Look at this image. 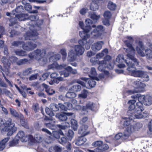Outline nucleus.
Returning a JSON list of instances; mask_svg holds the SVG:
<instances>
[{
    "instance_id": "4",
    "label": "nucleus",
    "mask_w": 152,
    "mask_h": 152,
    "mask_svg": "<svg viewBox=\"0 0 152 152\" xmlns=\"http://www.w3.org/2000/svg\"><path fill=\"white\" fill-rule=\"evenodd\" d=\"M111 58L109 55L106 56L104 58V60L99 61V66L98 69L101 71H104L106 68L109 69H112L114 66L113 64H110V61Z\"/></svg>"
},
{
    "instance_id": "27",
    "label": "nucleus",
    "mask_w": 152,
    "mask_h": 152,
    "mask_svg": "<svg viewBox=\"0 0 152 152\" xmlns=\"http://www.w3.org/2000/svg\"><path fill=\"white\" fill-rule=\"evenodd\" d=\"M42 86L45 88V91L49 95H52L55 93V91L52 88H48V86L45 83L42 84Z\"/></svg>"
},
{
    "instance_id": "41",
    "label": "nucleus",
    "mask_w": 152,
    "mask_h": 152,
    "mask_svg": "<svg viewBox=\"0 0 152 152\" xmlns=\"http://www.w3.org/2000/svg\"><path fill=\"white\" fill-rule=\"evenodd\" d=\"M91 18L93 20H98L100 18L99 15H97L95 12H93L90 14Z\"/></svg>"
},
{
    "instance_id": "9",
    "label": "nucleus",
    "mask_w": 152,
    "mask_h": 152,
    "mask_svg": "<svg viewBox=\"0 0 152 152\" xmlns=\"http://www.w3.org/2000/svg\"><path fill=\"white\" fill-rule=\"evenodd\" d=\"M12 120L10 118H8L6 121L5 126L3 128V130L8 132L7 134L8 136H11L13 133L17 130V128L15 127V124L12 123Z\"/></svg>"
},
{
    "instance_id": "56",
    "label": "nucleus",
    "mask_w": 152,
    "mask_h": 152,
    "mask_svg": "<svg viewBox=\"0 0 152 152\" xmlns=\"http://www.w3.org/2000/svg\"><path fill=\"white\" fill-rule=\"evenodd\" d=\"M103 144L102 142L101 141H98L94 142L92 145L95 147H97L99 148H100L101 145Z\"/></svg>"
},
{
    "instance_id": "20",
    "label": "nucleus",
    "mask_w": 152,
    "mask_h": 152,
    "mask_svg": "<svg viewBox=\"0 0 152 152\" xmlns=\"http://www.w3.org/2000/svg\"><path fill=\"white\" fill-rule=\"evenodd\" d=\"M73 114V113H58L56 114V117L61 121H65L67 119L66 115L71 116Z\"/></svg>"
},
{
    "instance_id": "50",
    "label": "nucleus",
    "mask_w": 152,
    "mask_h": 152,
    "mask_svg": "<svg viewBox=\"0 0 152 152\" xmlns=\"http://www.w3.org/2000/svg\"><path fill=\"white\" fill-rule=\"evenodd\" d=\"M76 94L73 92H68L66 94L67 97L69 98H72L75 97Z\"/></svg>"
},
{
    "instance_id": "6",
    "label": "nucleus",
    "mask_w": 152,
    "mask_h": 152,
    "mask_svg": "<svg viewBox=\"0 0 152 152\" xmlns=\"http://www.w3.org/2000/svg\"><path fill=\"white\" fill-rule=\"evenodd\" d=\"M86 26L83 31L79 32V35L81 38H89L90 35L89 33L91 29V25L93 23L92 20L89 19H87L85 20Z\"/></svg>"
},
{
    "instance_id": "24",
    "label": "nucleus",
    "mask_w": 152,
    "mask_h": 152,
    "mask_svg": "<svg viewBox=\"0 0 152 152\" xmlns=\"http://www.w3.org/2000/svg\"><path fill=\"white\" fill-rule=\"evenodd\" d=\"M77 56L73 50H70L68 53V59L70 61H74L76 59Z\"/></svg>"
},
{
    "instance_id": "26",
    "label": "nucleus",
    "mask_w": 152,
    "mask_h": 152,
    "mask_svg": "<svg viewBox=\"0 0 152 152\" xmlns=\"http://www.w3.org/2000/svg\"><path fill=\"white\" fill-rule=\"evenodd\" d=\"M86 140V139L82 136L78 138L75 141V144L77 145H81L84 143Z\"/></svg>"
},
{
    "instance_id": "15",
    "label": "nucleus",
    "mask_w": 152,
    "mask_h": 152,
    "mask_svg": "<svg viewBox=\"0 0 152 152\" xmlns=\"http://www.w3.org/2000/svg\"><path fill=\"white\" fill-rule=\"evenodd\" d=\"M93 41L91 39H82L79 41L80 45H85V48L88 50L90 48L91 45L93 43Z\"/></svg>"
},
{
    "instance_id": "45",
    "label": "nucleus",
    "mask_w": 152,
    "mask_h": 152,
    "mask_svg": "<svg viewBox=\"0 0 152 152\" xmlns=\"http://www.w3.org/2000/svg\"><path fill=\"white\" fill-rule=\"evenodd\" d=\"M60 53L62 55V59L64 61L66 59L67 56V54L66 50L63 48L61 49L60 51Z\"/></svg>"
},
{
    "instance_id": "2",
    "label": "nucleus",
    "mask_w": 152,
    "mask_h": 152,
    "mask_svg": "<svg viewBox=\"0 0 152 152\" xmlns=\"http://www.w3.org/2000/svg\"><path fill=\"white\" fill-rule=\"evenodd\" d=\"M129 110L127 113V115L129 116V119L132 121L135 118H140L142 115H139L141 110L143 109V104L142 102H137L136 105H129Z\"/></svg>"
},
{
    "instance_id": "59",
    "label": "nucleus",
    "mask_w": 152,
    "mask_h": 152,
    "mask_svg": "<svg viewBox=\"0 0 152 152\" xmlns=\"http://www.w3.org/2000/svg\"><path fill=\"white\" fill-rule=\"evenodd\" d=\"M61 132L62 131L61 130H59V132H58L56 131L53 132V137L56 138H59L61 136V135H59V134H60V132Z\"/></svg>"
},
{
    "instance_id": "37",
    "label": "nucleus",
    "mask_w": 152,
    "mask_h": 152,
    "mask_svg": "<svg viewBox=\"0 0 152 152\" xmlns=\"http://www.w3.org/2000/svg\"><path fill=\"white\" fill-rule=\"evenodd\" d=\"M74 136V133L72 130H69L67 133H66L64 136L67 137L69 140H71Z\"/></svg>"
},
{
    "instance_id": "31",
    "label": "nucleus",
    "mask_w": 152,
    "mask_h": 152,
    "mask_svg": "<svg viewBox=\"0 0 152 152\" xmlns=\"http://www.w3.org/2000/svg\"><path fill=\"white\" fill-rule=\"evenodd\" d=\"M62 150L61 147L57 146L51 147L49 149V152H61Z\"/></svg>"
},
{
    "instance_id": "44",
    "label": "nucleus",
    "mask_w": 152,
    "mask_h": 152,
    "mask_svg": "<svg viewBox=\"0 0 152 152\" xmlns=\"http://www.w3.org/2000/svg\"><path fill=\"white\" fill-rule=\"evenodd\" d=\"M10 110L11 114L13 116L16 117H19V114L15 110L10 108Z\"/></svg>"
},
{
    "instance_id": "54",
    "label": "nucleus",
    "mask_w": 152,
    "mask_h": 152,
    "mask_svg": "<svg viewBox=\"0 0 152 152\" xmlns=\"http://www.w3.org/2000/svg\"><path fill=\"white\" fill-rule=\"evenodd\" d=\"M144 110V106L143 105V109L142 110H141L140 114H139V115H142L141 117H140V118H135L137 119H140L141 118L143 117H146L147 116H148V113H147L146 112H144L142 113V112L143 110Z\"/></svg>"
},
{
    "instance_id": "36",
    "label": "nucleus",
    "mask_w": 152,
    "mask_h": 152,
    "mask_svg": "<svg viewBox=\"0 0 152 152\" xmlns=\"http://www.w3.org/2000/svg\"><path fill=\"white\" fill-rule=\"evenodd\" d=\"M71 123L72 125V127L73 129L76 131L78 127V124L77 121L73 119H72L70 120Z\"/></svg>"
},
{
    "instance_id": "13",
    "label": "nucleus",
    "mask_w": 152,
    "mask_h": 152,
    "mask_svg": "<svg viewBox=\"0 0 152 152\" xmlns=\"http://www.w3.org/2000/svg\"><path fill=\"white\" fill-rule=\"evenodd\" d=\"M46 53V51L45 49H37L33 52L30 53L29 54V57L31 58H35L39 60L41 57L45 56Z\"/></svg>"
},
{
    "instance_id": "10",
    "label": "nucleus",
    "mask_w": 152,
    "mask_h": 152,
    "mask_svg": "<svg viewBox=\"0 0 152 152\" xmlns=\"http://www.w3.org/2000/svg\"><path fill=\"white\" fill-rule=\"evenodd\" d=\"M142 126V125L139 123H137L134 125H131L129 126L126 128V130L125 131L124 135L127 137L131 133L138 130Z\"/></svg>"
},
{
    "instance_id": "3",
    "label": "nucleus",
    "mask_w": 152,
    "mask_h": 152,
    "mask_svg": "<svg viewBox=\"0 0 152 152\" xmlns=\"http://www.w3.org/2000/svg\"><path fill=\"white\" fill-rule=\"evenodd\" d=\"M139 46L136 48V50L138 54L142 57L145 56L148 59H152V44L148 43L147 44L149 48H148L143 45L141 42H139L138 43Z\"/></svg>"
},
{
    "instance_id": "23",
    "label": "nucleus",
    "mask_w": 152,
    "mask_h": 152,
    "mask_svg": "<svg viewBox=\"0 0 152 152\" xmlns=\"http://www.w3.org/2000/svg\"><path fill=\"white\" fill-rule=\"evenodd\" d=\"M75 49L77 55L78 56L82 55L85 51L84 48L81 45H75Z\"/></svg>"
},
{
    "instance_id": "19",
    "label": "nucleus",
    "mask_w": 152,
    "mask_h": 152,
    "mask_svg": "<svg viewBox=\"0 0 152 152\" xmlns=\"http://www.w3.org/2000/svg\"><path fill=\"white\" fill-rule=\"evenodd\" d=\"M89 133V131L88 130V126L86 125H82L78 131L79 134L83 136L87 135Z\"/></svg>"
},
{
    "instance_id": "33",
    "label": "nucleus",
    "mask_w": 152,
    "mask_h": 152,
    "mask_svg": "<svg viewBox=\"0 0 152 152\" xmlns=\"http://www.w3.org/2000/svg\"><path fill=\"white\" fill-rule=\"evenodd\" d=\"M81 88L80 85H75L69 88L71 91L74 92H79L81 91Z\"/></svg>"
},
{
    "instance_id": "7",
    "label": "nucleus",
    "mask_w": 152,
    "mask_h": 152,
    "mask_svg": "<svg viewBox=\"0 0 152 152\" xmlns=\"http://www.w3.org/2000/svg\"><path fill=\"white\" fill-rule=\"evenodd\" d=\"M95 28L91 33L90 37L91 38H98L104 32L105 29L102 25H98L96 26V25H91V27Z\"/></svg>"
},
{
    "instance_id": "11",
    "label": "nucleus",
    "mask_w": 152,
    "mask_h": 152,
    "mask_svg": "<svg viewBox=\"0 0 152 152\" xmlns=\"http://www.w3.org/2000/svg\"><path fill=\"white\" fill-rule=\"evenodd\" d=\"M94 107V104L91 102H88L86 104V106H83L81 107L79 105H77L76 108L77 109H81L82 110V114L86 115L88 113V109L93 110Z\"/></svg>"
},
{
    "instance_id": "58",
    "label": "nucleus",
    "mask_w": 152,
    "mask_h": 152,
    "mask_svg": "<svg viewBox=\"0 0 152 152\" xmlns=\"http://www.w3.org/2000/svg\"><path fill=\"white\" fill-rule=\"evenodd\" d=\"M25 35L26 37H31L35 35V34H34V31H31L26 32Z\"/></svg>"
},
{
    "instance_id": "57",
    "label": "nucleus",
    "mask_w": 152,
    "mask_h": 152,
    "mask_svg": "<svg viewBox=\"0 0 152 152\" xmlns=\"http://www.w3.org/2000/svg\"><path fill=\"white\" fill-rule=\"evenodd\" d=\"M141 78H143V80L146 82H147L149 80V77L148 75L144 71Z\"/></svg>"
},
{
    "instance_id": "34",
    "label": "nucleus",
    "mask_w": 152,
    "mask_h": 152,
    "mask_svg": "<svg viewBox=\"0 0 152 152\" xmlns=\"http://www.w3.org/2000/svg\"><path fill=\"white\" fill-rule=\"evenodd\" d=\"M18 137L21 140L22 142H26V137L25 136L24 133L23 131H20L18 134Z\"/></svg>"
},
{
    "instance_id": "17",
    "label": "nucleus",
    "mask_w": 152,
    "mask_h": 152,
    "mask_svg": "<svg viewBox=\"0 0 152 152\" xmlns=\"http://www.w3.org/2000/svg\"><path fill=\"white\" fill-rule=\"evenodd\" d=\"M103 15L104 19L103 20V23L104 25L109 26L110 24V19L112 16L111 13L109 11H105Z\"/></svg>"
},
{
    "instance_id": "8",
    "label": "nucleus",
    "mask_w": 152,
    "mask_h": 152,
    "mask_svg": "<svg viewBox=\"0 0 152 152\" xmlns=\"http://www.w3.org/2000/svg\"><path fill=\"white\" fill-rule=\"evenodd\" d=\"M131 97L134 99L138 98V101L142 102L146 105L149 106L152 104V97L149 95H140L139 94H137L132 96Z\"/></svg>"
},
{
    "instance_id": "43",
    "label": "nucleus",
    "mask_w": 152,
    "mask_h": 152,
    "mask_svg": "<svg viewBox=\"0 0 152 152\" xmlns=\"http://www.w3.org/2000/svg\"><path fill=\"white\" fill-rule=\"evenodd\" d=\"M50 107L51 110L53 111H57L59 110L58 106L55 104H51L50 105Z\"/></svg>"
},
{
    "instance_id": "16",
    "label": "nucleus",
    "mask_w": 152,
    "mask_h": 152,
    "mask_svg": "<svg viewBox=\"0 0 152 152\" xmlns=\"http://www.w3.org/2000/svg\"><path fill=\"white\" fill-rule=\"evenodd\" d=\"M27 1H30V0H22V3L25 4L24 8L25 10L30 13H37L38 11L37 10H32V6L29 3H27Z\"/></svg>"
},
{
    "instance_id": "53",
    "label": "nucleus",
    "mask_w": 152,
    "mask_h": 152,
    "mask_svg": "<svg viewBox=\"0 0 152 152\" xmlns=\"http://www.w3.org/2000/svg\"><path fill=\"white\" fill-rule=\"evenodd\" d=\"M15 52L17 55L23 56L26 54V53L25 51L22 50H16L15 51Z\"/></svg>"
},
{
    "instance_id": "38",
    "label": "nucleus",
    "mask_w": 152,
    "mask_h": 152,
    "mask_svg": "<svg viewBox=\"0 0 152 152\" xmlns=\"http://www.w3.org/2000/svg\"><path fill=\"white\" fill-rule=\"evenodd\" d=\"M88 92L85 90H83L80 94L78 95V97L80 98L85 99L86 98L87 96Z\"/></svg>"
},
{
    "instance_id": "64",
    "label": "nucleus",
    "mask_w": 152,
    "mask_h": 152,
    "mask_svg": "<svg viewBox=\"0 0 152 152\" xmlns=\"http://www.w3.org/2000/svg\"><path fill=\"white\" fill-rule=\"evenodd\" d=\"M1 61L5 64H7V66L9 67L10 66V64L9 63H7V60L4 57H3L1 59Z\"/></svg>"
},
{
    "instance_id": "62",
    "label": "nucleus",
    "mask_w": 152,
    "mask_h": 152,
    "mask_svg": "<svg viewBox=\"0 0 152 152\" xmlns=\"http://www.w3.org/2000/svg\"><path fill=\"white\" fill-rule=\"evenodd\" d=\"M49 75V74L48 73H45L42 75V77L39 79V80L42 81H44L48 77Z\"/></svg>"
},
{
    "instance_id": "63",
    "label": "nucleus",
    "mask_w": 152,
    "mask_h": 152,
    "mask_svg": "<svg viewBox=\"0 0 152 152\" xmlns=\"http://www.w3.org/2000/svg\"><path fill=\"white\" fill-rule=\"evenodd\" d=\"M65 123L66 124V126L58 125V126L60 129H66V128L69 126V123L67 122H66Z\"/></svg>"
},
{
    "instance_id": "46",
    "label": "nucleus",
    "mask_w": 152,
    "mask_h": 152,
    "mask_svg": "<svg viewBox=\"0 0 152 152\" xmlns=\"http://www.w3.org/2000/svg\"><path fill=\"white\" fill-rule=\"evenodd\" d=\"M28 60L27 59L24 58L20 59L17 61L16 64L18 65L24 64L27 62Z\"/></svg>"
},
{
    "instance_id": "21",
    "label": "nucleus",
    "mask_w": 152,
    "mask_h": 152,
    "mask_svg": "<svg viewBox=\"0 0 152 152\" xmlns=\"http://www.w3.org/2000/svg\"><path fill=\"white\" fill-rule=\"evenodd\" d=\"M104 43L103 41H101L94 44L92 46V49L94 51L100 50L102 47Z\"/></svg>"
},
{
    "instance_id": "25",
    "label": "nucleus",
    "mask_w": 152,
    "mask_h": 152,
    "mask_svg": "<svg viewBox=\"0 0 152 152\" xmlns=\"http://www.w3.org/2000/svg\"><path fill=\"white\" fill-rule=\"evenodd\" d=\"M15 16L19 21H25L28 20V14L20 13L15 15Z\"/></svg>"
},
{
    "instance_id": "35",
    "label": "nucleus",
    "mask_w": 152,
    "mask_h": 152,
    "mask_svg": "<svg viewBox=\"0 0 152 152\" xmlns=\"http://www.w3.org/2000/svg\"><path fill=\"white\" fill-rule=\"evenodd\" d=\"M96 75L97 73L95 68L94 67L91 68L90 71V73L88 75L89 77L91 78H95Z\"/></svg>"
},
{
    "instance_id": "55",
    "label": "nucleus",
    "mask_w": 152,
    "mask_h": 152,
    "mask_svg": "<svg viewBox=\"0 0 152 152\" xmlns=\"http://www.w3.org/2000/svg\"><path fill=\"white\" fill-rule=\"evenodd\" d=\"M34 85L37 90L40 91H42L43 90V88L44 87L42 86V85H40L38 83H36L35 84H34Z\"/></svg>"
},
{
    "instance_id": "32",
    "label": "nucleus",
    "mask_w": 152,
    "mask_h": 152,
    "mask_svg": "<svg viewBox=\"0 0 152 152\" xmlns=\"http://www.w3.org/2000/svg\"><path fill=\"white\" fill-rule=\"evenodd\" d=\"M24 9L23 7L21 5L19 6L16 7L15 10H13L12 14L15 15V13H21L24 11Z\"/></svg>"
},
{
    "instance_id": "52",
    "label": "nucleus",
    "mask_w": 152,
    "mask_h": 152,
    "mask_svg": "<svg viewBox=\"0 0 152 152\" xmlns=\"http://www.w3.org/2000/svg\"><path fill=\"white\" fill-rule=\"evenodd\" d=\"M31 68H28L25 69L23 71V74L24 76H26L30 74L31 71Z\"/></svg>"
},
{
    "instance_id": "12",
    "label": "nucleus",
    "mask_w": 152,
    "mask_h": 152,
    "mask_svg": "<svg viewBox=\"0 0 152 152\" xmlns=\"http://www.w3.org/2000/svg\"><path fill=\"white\" fill-rule=\"evenodd\" d=\"M63 69H64V71H59L61 75H63L65 77H68L70 73H71L73 74H75L77 73V72L76 69H73L71 67L68 66L66 67V65L65 64H63Z\"/></svg>"
},
{
    "instance_id": "18",
    "label": "nucleus",
    "mask_w": 152,
    "mask_h": 152,
    "mask_svg": "<svg viewBox=\"0 0 152 152\" xmlns=\"http://www.w3.org/2000/svg\"><path fill=\"white\" fill-rule=\"evenodd\" d=\"M37 45L31 42H29L25 44H22V47L25 50L30 51L33 50L36 48Z\"/></svg>"
},
{
    "instance_id": "42",
    "label": "nucleus",
    "mask_w": 152,
    "mask_h": 152,
    "mask_svg": "<svg viewBox=\"0 0 152 152\" xmlns=\"http://www.w3.org/2000/svg\"><path fill=\"white\" fill-rule=\"evenodd\" d=\"M34 138L35 140L37 142H40L42 140V135L40 134H37L34 135Z\"/></svg>"
},
{
    "instance_id": "5",
    "label": "nucleus",
    "mask_w": 152,
    "mask_h": 152,
    "mask_svg": "<svg viewBox=\"0 0 152 152\" xmlns=\"http://www.w3.org/2000/svg\"><path fill=\"white\" fill-rule=\"evenodd\" d=\"M133 86L134 89L133 90H129L127 91V93L129 94H132L138 92H142L145 91L144 88L145 86V84L138 81L134 82Z\"/></svg>"
},
{
    "instance_id": "49",
    "label": "nucleus",
    "mask_w": 152,
    "mask_h": 152,
    "mask_svg": "<svg viewBox=\"0 0 152 152\" xmlns=\"http://www.w3.org/2000/svg\"><path fill=\"white\" fill-rule=\"evenodd\" d=\"M116 5L115 4H114L111 1L109 2L108 4V7L110 10H114L116 8Z\"/></svg>"
},
{
    "instance_id": "47",
    "label": "nucleus",
    "mask_w": 152,
    "mask_h": 152,
    "mask_svg": "<svg viewBox=\"0 0 152 152\" xmlns=\"http://www.w3.org/2000/svg\"><path fill=\"white\" fill-rule=\"evenodd\" d=\"M61 56L59 54H57L54 56L51 57L50 58V61H54L58 60L60 59Z\"/></svg>"
},
{
    "instance_id": "30",
    "label": "nucleus",
    "mask_w": 152,
    "mask_h": 152,
    "mask_svg": "<svg viewBox=\"0 0 152 152\" xmlns=\"http://www.w3.org/2000/svg\"><path fill=\"white\" fill-rule=\"evenodd\" d=\"M9 140V137L4 138L0 142V151H2L6 146V143Z\"/></svg>"
},
{
    "instance_id": "29",
    "label": "nucleus",
    "mask_w": 152,
    "mask_h": 152,
    "mask_svg": "<svg viewBox=\"0 0 152 152\" xmlns=\"http://www.w3.org/2000/svg\"><path fill=\"white\" fill-rule=\"evenodd\" d=\"M57 64L56 63H54L48 65V69H53L56 68L58 70H61L63 69V64L60 65H57Z\"/></svg>"
},
{
    "instance_id": "51",
    "label": "nucleus",
    "mask_w": 152,
    "mask_h": 152,
    "mask_svg": "<svg viewBox=\"0 0 152 152\" xmlns=\"http://www.w3.org/2000/svg\"><path fill=\"white\" fill-rule=\"evenodd\" d=\"M2 91L3 93L6 95L9 96L10 98H12V94L10 91L6 89H3Z\"/></svg>"
},
{
    "instance_id": "1",
    "label": "nucleus",
    "mask_w": 152,
    "mask_h": 152,
    "mask_svg": "<svg viewBox=\"0 0 152 152\" xmlns=\"http://www.w3.org/2000/svg\"><path fill=\"white\" fill-rule=\"evenodd\" d=\"M130 42V39L124 41L125 44L128 47L126 49L128 53V54L126 55L128 57L127 60H124L128 66L127 70L129 71V74L131 75L136 77H141L144 71L140 70H137L136 68L134 66H138L139 62L134 57L135 50L132 46Z\"/></svg>"
},
{
    "instance_id": "39",
    "label": "nucleus",
    "mask_w": 152,
    "mask_h": 152,
    "mask_svg": "<svg viewBox=\"0 0 152 152\" xmlns=\"http://www.w3.org/2000/svg\"><path fill=\"white\" fill-rule=\"evenodd\" d=\"M39 62L40 64L41 65H44L46 64L47 62V58L45 57L42 56L40 58H39Z\"/></svg>"
},
{
    "instance_id": "60",
    "label": "nucleus",
    "mask_w": 152,
    "mask_h": 152,
    "mask_svg": "<svg viewBox=\"0 0 152 152\" xmlns=\"http://www.w3.org/2000/svg\"><path fill=\"white\" fill-rule=\"evenodd\" d=\"M10 37H14L16 35H18V32L14 30H12L10 32Z\"/></svg>"
},
{
    "instance_id": "40",
    "label": "nucleus",
    "mask_w": 152,
    "mask_h": 152,
    "mask_svg": "<svg viewBox=\"0 0 152 152\" xmlns=\"http://www.w3.org/2000/svg\"><path fill=\"white\" fill-rule=\"evenodd\" d=\"M17 18L15 16L14 18H11L9 21L10 23L9 25L10 26H12L17 23Z\"/></svg>"
},
{
    "instance_id": "22",
    "label": "nucleus",
    "mask_w": 152,
    "mask_h": 152,
    "mask_svg": "<svg viewBox=\"0 0 152 152\" xmlns=\"http://www.w3.org/2000/svg\"><path fill=\"white\" fill-rule=\"evenodd\" d=\"M58 75V73L56 72L52 73L50 75L51 78L54 79L53 81L54 83H58L63 80V78L59 76Z\"/></svg>"
},
{
    "instance_id": "28",
    "label": "nucleus",
    "mask_w": 152,
    "mask_h": 152,
    "mask_svg": "<svg viewBox=\"0 0 152 152\" xmlns=\"http://www.w3.org/2000/svg\"><path fill=\"white\" fill-rule=\"evenodd\" d=\"M60 134L61 135L59 138L58 141L62 145H64L66 143L68 139L67 138H66L64 136L63 132H60Z\"/></svg>"
},
{
    "instance_id": "61",
    "label": "nucleus",
    "mask_w": 152,
    "mask_h": 152,
    "mask_svg": "<svg viewBox=\"0 0 152 152\" xmlns=\"http://www.w3.org/2000/svg\"><path fill=\"white\" fill-rule=\"evenodd\" d=\"M5 34L4 28L2 26H0V38L2 37V36Z\"/></svg>"
},
{
    "instance_id": "14",
    "label": "nucleus",
    "mask_w": 152,
    "mask_h": 152,
    "mask_svg": "<svg viewBox=\"0 0 152 152\" xmlns=\"http://www.w3.org/2000/svg\"><path fill=\"white\" fill-rule=\"evenodd\" d=\"M93 79H88L86 77H83L81 78V79L85 81V82H86L87 80H88V83L89 86L91 88L94 87L96 85V82L94 81V79L95 78ZM77 82L81 85L83 87L86 86V83L79 80H77Z\"/></svg>"
},
{
    "instance_id": "48",
    "label": "nucleus",
    "mask_w": 152,
    "mask_h": 152,
    "mask_svg": "<svg viewBox=\"0 0 152 152\" xmlns=\"http://www.w3.org/2000/svg\"><path fill=\"white\" fill-rule=\"evenodd\" d=\"M116 61L119 63H122L124 61V56L123 55H118L116 58Z\"/></svg>"
}]
</instances>
